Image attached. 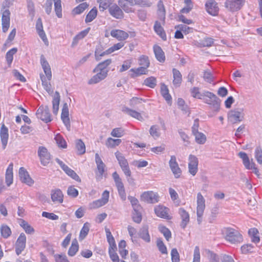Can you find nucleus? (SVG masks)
<instances>
[{"instance_id":"1","label":"nucleus","mask_w":262,"mask_h":262,"mask_svg":"<svg viewBox=\"0 0 262 262\" xmlns=\"http://www.w3.org/2000/svg\"><path fill=\"white\" fill-rule=\"evenodd\" d=\"M40 62L45 73V75L42 73L40 74L42 85L48 94H52L53 92V89L49 82L52 77L50 66L42 55L40 56Z\"/></svg>"},{"instance_id":"2","label":"nucleus","mask_w":262,"mask_h":262,"mask_svg":"<svg viewBox=\"0 0 262 262\" xmlns=\"http://www.w3.org/2000/svg\"><path fill=\"white\" fill-rule=\"evenodd\" d=\"M112 60L106 59L98 64L94 70V72L97 73L94 75L88 81L89 84H96L103 80L107 75V67L111 64Z\"/></svg>"},{"instance_id":"3","label":"nucleus","mask_w":262,"mask_h":262,"mask_svg":"<svg viewBox=\"0 0 262 262\" xmlns=\"http://www.w3.org/2000/svg\"><path fill=\"white\" fill-rule=\"evenodd\" d=\"M223 232L225 239L232 244H237L243 242L242 235L235 229L225 228L223 230Z\"/></svg>"},{"instance_id":"4","label":"nucleus","mask_w":262,"mask_h":262,"mask_svg":"<svg viewBox=\"0 0 262 262\" xmlns=\"http://www.w3.org/2000/svg\"><path fill=\"white\" fill-rule=\"evenodd\" d=\"M12 5V1L4 0L2 3V7L4 10L2 12V30L4 32H6L10 27V12L8 9Z\"/></svg>"},{"instance_id":"5","label":"nucleus","mask_w":262,"mask_h":262,"mask_svg":"<svg viewBox=\"0 0 262 262\" xmlns=\"http://www.w3.org/2000/svg\"><path fill=\"white\" fill-rule=\"evenodd\" d=\"M115 155L125 176L126 178L130 177L131 176L132 172L127 159H126L122 153L118 151H116L115 153Z\"/></svg>"},{"instance_id":"6","label":"nucleus","mask_w":262,"mask_h":262,"mask_svg":"<svg viewBox=\"0 0 262 262\" xmlns=\"http://www.w3.org/2000/svg\"><path fill=\"white\" fill-rule=\"evenodd\" d=\"M238 156L242 159L243 163L247 169L253 170V172L259 177V172L257 168L255 166V164L253 162L252 160L250 161L247 154L244 152H239Z\"/></svg>"},{"instance_id":"7","label":"nucleus","mask_w":262,"mask_h":262,"mask_svg":"<svg viewBox=\"0 0 262 262\" xmlns=\"http://www.w3.org/2000/svg\"><path fill=\"white\" fill-rule=\"evenodd\" d=\"M112 176L115 183L116 186L117 187L118 194L120 197V199L123 201L126 200V192L121 179L116 171L113 173Z\"/></svg>"},{"instance_id":"8","label":"nucleus","mask_w":262,"mask_h":262,"mask_svg":"<svg viewBox=\"0 0 262 262\" xmlns=\"http://www.w3.org/2000/svg\"><path fill=\"white\" fill-rule=\"evenodd\" d=\"M204 102L208 104L212 105L215 108H218L220 102L216 96L209 91H204Z\"/></svg>"},{"instance_id":"9","label":"nucleus","mask_w":262,"mask_h":262,"mask_svg":"<svg viewBox=\"0 0 262 262\" xmlns=\"http://www.w3.org/2000/svg\"><path fill=\"white\" fill-rule=\"evenodd\" d=\"M205 200L200 192L197 194V221L199 224L202 222V216L205 208Z\"/></svg>"},{"instance_id":"10","label":"nucleus","mask_w":262,"mask_h":262,"mask_svg":"<svg viewBox=\"0 0 262 262\" xmlns=\"http://www.w3.org/2000/svg\"><path fill=\"white\" fill-rule=\"evenodd\" d=\"M36 115L37 118L40 119L46 123L52 121L51 114L48 106L41 105L36 111Z\"/></svg>"},{"instance_id":"11","label":"nucleus","mask_w":262,"mask_h":262,"mask_svg":"<svg viewBox=\"0 0 262 262\" xmlns=\"http://www.w3.org/2000/svg\"><path fill=\"white\" fill-rule=\"evenodd\" d=\"M37 154L41 164L43 166H47L50 163L51 160V155L47 148L45 146H39Z\"/></svg>"},{"instance_id":"12","label":"nucleus","mask_w":262,"mask_h":262,"mask_svg":"<svg viewBox=\"0 0 262 262\" xmlns=\"http://www.w3.org/2000/svg\"><path fill=\"white\" fill-rule=\"evenodd\" d=\"M159 195L152 191H147L143 192L140 196V200L147 203L155 204L159 201Z\"/></svg>"},{"instance_id":"13","label":"nucleus","mask_w":262,"mask_h":262,"mask_svg":"<svg viewBox=\"0 0 262 262\" xmlns=\"http://www.w3.org/2000/svg\"><path fill=\"white\" fill-rule=\"evenodd\" d=\"M244 3L245 0H227L225 6L229 11L235 12L240 10Z\"/></svg>"},{"instance_id":"14","label":"nucleus","mask_w":262,"mask_h":262,"mask_svg":"<svg viewBox=\"0 0 262 262\" xmlns=\"http://www.w3.org/2000/svg\"><path fill=\"white\" fill-rule=\"evenodd\" d=\"M199 160L194 155H190L188 157V171L193 176H194L198 171Z\"/></svg>"},{"instance_id":"15","label":"nucleus","mask_w":262,"mask_h":262,"mask_svg":"<svg viewBox=\"0 0 262 262\" xmlns=\"http://www.w3.org/2000/svg\"><path fill=\"white\" fill-rule=\"evenodd\" d=\"M56 162L60 165L61 169L65 172V173L71 177L72 179L76 181H80L79 177L77 173L72 169L69 168L67 165H66L62 161L58 158L55 159Z\"/></svg>"},{"instance_id":"16","label":"nucleus","mask_w":262,"mask_h":262,"mask_svg":"<svg viewBox=\"0 0 262 262\" xmlns=\"http://www.w3.org/2000/svg\"><path fill=\"white\" fill-rule=\"evenodd\" d=\"M170 168L176 178H179L182 174V170L177 161L174 156H171L169 161Z\"/></svg>"},{"instance_id":"17","label":"nucleus","mask_w":262,"mask_h":262,"mask_svg":"<svg viewBox=\"0 0 262 262\" xmlns=\"http://www.w3.org/2000/svg\"><path fill=\"white\" fill-rule=\"evenodd\" d=\"M61 119L68 130H70L71 124L69 118V111L67 103H64L62 108Z\"/></svg>"},{"instance_id":"18","label":"nucleus","mask_w":262,"mask_h":262,"mask_svg":"<svg viewBox=\"0 0 262 262\" xmlns=\"http://www.w3.org/2000/svg\"><path fill=\"white\" fill-rule=\"evenodd\" d=\"M26 244V236L21 233L18 237L15 245V251L17 255H19L25 249Z\"/></svg>"},{"instance_id":"19","label":"nucleus","mask_w":262,"mask_h":262,"mask_svg":"<svg viewBox=\"0 0 262 262\" xmlns=\"http://www.w3.org/2000/svg\"><path fill=\"white\" fill-rule=\"evenodd\" d=\"M243 118V113L237 110H231L228 113V119L233 123L239 122Z\"/></svg>"},{"instance_id":"20","label":"nucleus","mask_w":262,"mask_h":262,"mask_svg":"<svg viewBox=\"0 0 262 262\" xmlns=\"http://www.w3.org/2000/svg\"><path fill=\"white\" fill-rule=\"evenodd\" d=\"M156 214L161 218L170 220L171 217L169 215V209L162 205H158L155 207Z\"/></svg>"},{"instance_id":"21","label":"nucleus","mask_w":262,"mask_h":262,"mask_svg":"<svg viewBox=\"0 0 262 262\" xmlns=\"http://www.w3.org/2000/svg\"><path fill=\"white\" fill-rule=\"evenodd\" d=\"M205 7L207 12L210 14L215 16L218 14L219 8L217 3L214 0H207Z\"/></svg>"},{"instance_id":"22","label":"nucleus","mask_w":262,"mask_h":262,"mask_svg":"<svg viewBox=\"0 0 262 262\" xmlns=\"http://www.w3.org/2000/svg\"><path fill=\"white\" fill-rule=\"evenodd\" d=\"M19 177L22 182L29 186H32L34 184V181L31 179L28 172L24 167L19 168Z\"/></svg>"},{"instance_id":"23","label":"nucleus","mask_w":262,"mask_h":262,"mask_svg":"<svg viewBox=\"0 0 262 262\" xmlns=\"http://www.w3.org/2000/svg\"><path fill=\"white\" fill-rule=\"evenodd\" d=\"M108 11L113 17L117 19H121L124 16V13L121 7L116 4L110 6L108 8Z\"/></svg>"},{"instance_id":"24","label":"nucleus","mask_w":262,"mask_h":262,"mask_svg":"<svg viewBox=\"0 0 262 262\" xmlns=\"http://www.w3.org/2000/svg\"><path fill=\"white\" fill-rule=\"evenodd\" d=\"M0 138L3 149H5L9 139L8 128L4 124L1 126L0 129Z\"/></svg>"},{"instance_id":"25","label":"nucleus","mask_w":262,"mask_h":262,"mask_svg":"<svg viewBox=\"0 0 262 262\" xmlns=\"http://www.w3.org/2000/svg\"><path fill=\"white\" fill-rule=\"evenodd\" d=\"M148 73L147 69L146 67H139L137 68H132L129 71V76L130 78H135L142 75H146Z\"/></svg>"},{"instance_id":"26","label":"nucleus","mask_w":262,"mask_h":262,"mask_svg":"<svg viewBox=\"0 0 262 262\" xmlns=\"http://www.w3.org/2000/svg\"><path fill=\"white\" fill-rule=\"evenodd\" d=\"M157 7L158 18L162 21V25H164L165 24L166 11L162 1L160 0L158 2Z\"/></svg>"},{"instance_id":"27","label":"nucleus","mask_w":262,"mask_h":262,"mask_svg":"<svg viewBox=\"0 0 262 262\" xmlns=\"http://www.w3.org/2000/svg\"><path fill=\"white\" fill-rule=\"evenodd\" d=\"M95 162L97 165V168L98 171V175H97V178H102V177L104 172V168L105 165L104 163L103 162L101 158L100 157L99 154L96 153L95 156Z\"/></svg>"},{"instance_id":"28","label":"nucleus","mask_w":262,"mask_h":262,"mask_svg":"<svg viewBox=\"0 0 262 262\" xmlns=\"http://www.w3.org/2000/svg\"><path fill=\"white\" fill-rule=\"evenodd\" d=\"M162 23L158 20L155 22L154 29L158 35H159L163 40H166L167 36L166 33L162 26Z\"/></svg>"},{"instance_id":"29","label":"nucleus","mask_w":262,"mask_h":262,"mask_svg":"<svg viewBox=\"0 0 262 262\" xmlns=\"http://www.w3.org/2000/svg\"><path fill=\"white\" fill-rule=\"evenodd\" d=\"M111 35L119 40H123L128 37V34L121 30L114 29L111 31Z\"/></svg>"},{"instance_id":"30","label":"nucleus","mask_w":262,"mask_h":262,"mask_svg":"<svg viewBox=\"0 0 262 262\" xmlns=\"http://www.w3.org/2000/svg\"><path fill=\"white\" fill-rule=\"evenodd\" d=\"M179 214L182 219L181 226L184 229L189 222V214L184 208H180L179 209Z\"/></svg>"},{"instance_id":"31","label":"nucleus","mask_w":262,"mask_h":262,"mask_svg":"<svg viewBox=\"0 0 262 262\" xmlns=\"http://www.w3.org/2000/svg\"><path fill=\"white\" fill-rule=\"evenodd\" d=\"M107 241L109 244L108 251H116L117 246L115 243V239L112 235L111 232L108 229H105Z\"/></svg>"},{"instance_id":"32","label":"nucleus","mask_w":262,"mask_h":262,"mask_svg":"<svg viewBox=\"0 0 262 262\" xmlns=\"http://www.w3.org/2000/svg\"><path fill=\"white\" fill-rule=\"evenodd\" d=\"M36 29L40 37L42 39V40L44 42H45L47 40V38L45 32L43 30L42 20L40 18H38L36 21Z\"/></svg>"},{"instance_id":"33","label":"nucleus","mask_w":262,"mask_h":262,"mask_svg":"<svg viewBox=\"0 0 262 262\" xmlns=\"http://www.w3.org/2000/svg\"><path fill=\"white\" fill-rule=\"evenodd\" d=\"M118 5L122 8L126 13H134L135 10L133 8V6L130 5L128 2L126 0H119L118 2Z\"/></svg>"},{"instance_id":"34","label":"nucleus","mask_w":262,"mask_h":262,"mask_svg":"<svg viewBox=\"0 0 262 262\" xmlns=\"http://www.w3.org/2000/svg\"><path fill=\"white\" fill-rule=\"evenodd\" d=\"M139 236L146 243L150 242V236L147 226H143L140 229L139 232Z\"/></svg>"},{"instance_id":"35","label":"nucleus","mask_w":262,"mask_h":262,"mask_svg":"<svg viewBox=\"0 0 262 262\" xmlns=\"http://www.w3.org/2000/svg\"><path fill=\"white\" fill-rule=\"evenodd\" d=\"M5 181L8 186L12 184L13 181V164L9 165L6 172Z\"/></svg>"},{"instance_id":"36","label":"nucleus","mask_w":262,"mask_h":262,"mask_svg":"<svg viewBox=\"0 0 262 262\" xmlns=\"http://www.w3.org/2000/svg\"><path fill=\"white\" fill-rule=\"evenodd\" d=\"M63 195L60 189L53 190L51 192V199L55 203H61L63 202Z\"/></svg>"},{"instance_id":"37","label":"nucleus","mask_w":262,"mask_h":262,"mask_svg":"<svg viewBox=\"0 0 262 262\" xmlns=\"http://www.w3.org/2000/svg\"><path fill=\"white\" fill-rule=\"evenodd\" d=\"M122 111L125 114L140 121H142L144 120L143 117L142 116L141 114L136 111L125 107L122 109Z\"/></svg>"},{"instance_id":"38","label":"nucleus","mask_w":262,"mask_h":262,"mask_svg":"<svg viewBox=\"0 0 262 262\" xmlns=\"http://www.w3.org/2000/svg\"><path fill=\"white\" fill-rule=\"evenodd\" d=\"M161 94L167 103L171 105L172 98L169 93L167 86L164 83L162 84L161 86Z\"/></svg>"},{"instance_id":"39","label":"nucleus","mask_w":262,"mask_h":262,"mask_svg":"<svg viewBox=\"0 0 262 262\" xmlns=\"http://www.w3.org/2000/svg\"><path fill=\"white\" fill-rule=\"evenodd\" d=\"M173 74V84L176 87H179L182 81V76L180 71L176 69L172 70Z\"/></svg>"},{"instance_id":"40","label":"nucleus","mask_w":262,"mask_h":262,"mask_svg":"<svg viewBox=\"0 0 262 262\" xmlns=\"http://www.w3.org/2000/svg\"><path fill=\"white\" fill-rule=\"evenodd\" d=\"M157 84V78L154 76H150L145 78L143 82V85L150 89H154Z\"/></svg>"},{"instance_id":"41","label":"nucleus","mask_w":262,"mask_h":262,"mask_svg":"<svg viewBox=\"0 0 262 262\" xmlns=\"http://www.w3.org/2000/svg\"><path fill=\"white\" fill-rule=\"evenodd\" d=\"M60 102V95L58 92H55L52 101L53 113L55 115L58 113L59 110V104Z\"/></svg>"},{"instance_id":"42","label":"nucleus","mask_w":262,"mask_h":262,"mask_svg":"<svg viewBox=\"0 0 262 262\" xmlns=\"http://www.w3.org/2000/svg\"><path fill=\"white\" fill-rule=\"evenodd\" d=\"M149 133L154 139H157L161 136L160 128L158 125H151L149 130Z\"/></svg>"},{"instance_id":"43","label":"nucleus","mask_w":262,"mask_h":262,"mask_svg":"<svg viewBox=\"0 0 262 262\" xmlns=\"http://www.w3.org/2000/svg\"><path fill=\"white\" fill-rule=\"evenodd\" d=\"M248 233L253 243L257 244L259 243L260 239L258 236V231L256 228H251L249 230Z\"/></svg>"},{"instance_id":"44","label":"nucleus","mask_w":262,"mask_h":262,"mask_svg":"<svg viewBox=\"0 0 262 262\" xmlns=\"http://www.w3.org/2000/svg\"><path fill=\"white\" fill-rule=\"evenodd\" d=\"M191 96L199 99H204V91L201 92L198 87H193L190 90Z\"/></svg>"},{"instance_id":"45","label":"nucleus","mask_w":262,"mask_h":262,"mask_svg":"<svg viewBox=\"0 0 262 262\" xmlns=\"http://www.w3.org/2000/svg\"><path fill=\"white\" fill-rule=\"evenodd\" d=\"M20 226L24 229L26 233L29 234H33L34 229L27 222L24 220H20L19 222Z\"/></svg>"},{"instance_id":"46","label":"nucleus","mask_w":262,"mask_h":262,"mask_svg":"<svg viewBox=\"0 0 262 262\" xmlns=\"http://www.w3.org/2000/svg\"><path fill=\"white\" fill-rule=\"evenodd\" d=\"M159 231L163 234L165 239L169 241L171 238V233L168 228L166 227L165 226L160 225L158 227Z\"/></svg>"},{"instance_id":"47","label":"nucleus","mask_w":262,"mask_h":262,"mask_svg":"<svg viewBox=\"0 0 262 262\" xmlns=\"http://www.w3.org/2000/svg\"><path fill=\"white\" fill-rule=\"evenodd\" d=\"M90 224L88 222L84 224L79 234V239L80 241H82L87 236L90 230Z\"/></svg>"},{"instance_id":"48","label":"nucleus","mask_w":262,"mask_h":262,"mask_svg":"<svg viewBox=\"0 0 262 262\" xmlns=\"http://www.w3.org/2000/svg\"><path fill=\"white\" fill-rule=\"evenodd\" d=\"M58 146L62 148H66L67 147V142L63 137L59 134L55 135L54 138Z\"/></svg>"},{"instance_id":"49","label":"nucleus","mask_w":262,"mask_h":262,"mask_svg":"<svg viewBox=\"0 0 262 262\" xmlns=\"http://www.w3.org/2000/svg\"><path fill=\"white\" fill-rule=\"evenodd\" d=\"M195 137V141L199 144H204L207 140L206 136L201 132H197L193 134Z\"/></svg>"},{"instance_id":"50","label":"nucleus","mask_w":262,"mask_h":262,"mask_svg":"<svg viewBox=\"0 0 262 262\" xmlns=\"http://www.w3.org/2000/svg\"><path fill=\"white\" fill-rule=\"evenodd\" d=\"M54 2V11L56 16L58 18H61L62 14V7L61 0H53Z\"/></svg>"},{"instance_id":"51","label":"nucleus","mask_w":262,"mask_h":262,"mask_svg":"<svg viewBox=\"0 0 262 262\" xmlns=\"http://www.w3.org/2000/svg\"><path fill=\"white\" fill-rule=\"evenodd\" d=\"M121 143V140L119 139H113L111 137L107 138L106 141V146L108 148H114L118 146Z\"/></svg>"},{"instance_id":"52","label":"nucleus","mask_w":262,"mask_h":262,"mask_svg":"<svg viewBox=\"0 0 262 262\" xmlns=\"http://www.w3.org/2000/svg\"><path fill=\"white\" fill-rule=\"evenodd\" d=\"M128 199L130 201L134 211H137L141 209V206L137 199L134 196H128Z\"/></svg>"},{"instance_id":"53","label":"nucleus","mask_w":262,"mask_h":262,"mask_svg":"<svg viewBox=\"0 0 262 262\" xmlns=\"http://www.w3.org/2000/svg\"><path fill=\"white\" fill-rule=\"evenodd\" d=\"M76 148L79 155H83L85 152V146L81 139H78L75 142Z\"/></svg>"},{"instance_id":"54","label":"nucleus","mask_w":262,"mask_h":262,"mask_svg":"<svg viewBox=\"0 0 262 262\" xmlns=\"http://www.w3.org/2000/svg\"><path fill=\"white\" fill-rule=\"evenodd\" d=\"M79 249V245L77 241L75 239L72 242V245L68 251V255L70 256H74Z\"/></svg>"},{"instance_id":"55","label":"nucleus","mask_w":262,"mask_h":262,"mask_svg":"<svg viewBox=\"0 0 262 262\" xmlns=\"http://www.w3.org/2000/svg\"><path fill=\"white\" fill-rule=\"evenodd\" d=\"M90 30V28H88L86 29L79 32L73 39V44H76L78 41L82 38H83L89 33Z\"/></svg>"},{"instance_id":"56","label":"nucleus","mask_w":262,"mask_h":262,"mask_svg":"<svg viewBox=\"0 0 262 262\" xmlns=\"http://www.w3.org/2000/svg\"><path fill=\"white\" fill-rule=\"evenodd\" d=\"M125 134V130L122 127H117L114 128L111 133L112 136L116 138H121Z\"/></svg>"},{"instance_id":"57","label":"nucleus","mask_w":262,"mask_h":262,"mask_svg":"<svg viewBox=\"0 0 262 262\" xmlns=\"http://www.w3.org/2000/svg\"><path fill=\"white\" fill-rule=\"evenodd\" d=\"M1 233L4 238H7L11 235V230L7 225H3L1 227Z\"/></svg>"},{"instance_id":"58","label":"nucleus","mask_w":262,"mask_h":262,"mask_svg":"<svg viewBox=\"0 0 262 262\" xmlns=\"http://www.w3.org/2000/svg\"><path fill=\"white\" fill-rule=\"evenodd\" d=\"M97 14V10L96 8H93L86 16L85 23H88L93 21L96 18Z\"/></svg>"},{"instance_id":"59","label":"nucleus","mask_w":262,"mask_h":262,"mask_svg":"<svg viewBox=\"0 0 262 262\" xmlns=\"http://www.w3.org/2000/svg\"><path fill=\"white\" fill-rule=\"evenodd\" d=\"M114 50H95V56L96 60L98 61L101 59L102 57L106 55L112 53Z\"/></svg>"},{"instance_id":"60","label":"nucleus","mask_w":262,"mask_h":262,"mask_svg":"<svg viewBox=\"0 0 262 262\" xmlns=\"http://www.w3.org/2000/svg\"><path fill=\"white\" fill-rule=\"evenodd\" d=\"M138 63L142 67H146V69L149 67L150 62L147 56L142 55L140 57L138 60Z\"/></svg>"},{"instance_id":"61","label":"nucleus","mask_w":262,"mask_h":262,"mask_svg":"<svg viewBox=\"0 0 262 262\" xmlns=\"http://www.w3.org/2000/svg\"><path fill=\"white\" fill-rule=\"evenodd\" d=\"M133 59L130 58L124 60L123 62L122 65L119 69V72H123L128 70L130 67L133 63Z\"/></svg>"},{"instance_id":"62","label":"nucleus","mask_w":262,"mask_h":262,"mask_svg":"<svg viewBox=\"0 0 262 262\" xmlns=\"http://www.w3.org/2000/svg\"><path fill=\"white\" fill-rule=\"evenodd\" d=\"M254 249V246L250 244L244 245L241 248L242 253L244 254L253 252Z\"/></svg>"},{"instance_id":"63","label":"nucleus","mask_w":262,"mask_h":262,"mask_svg":"<svg viewBox=\"0 0 262 262\" xmlns=\"http://www.w3.org/2000/svg\"><path fill=\"white\" fill-rule=\"evenodd\" d=\"M89 5L86 3H83L79 5L73 10V12L75 14H79L82 13L88 7Z\"/></svg>"},{"instance_id":"64","label":"nucleus","mask_w":262,"mask_h":262,"mask_svg":"<svg viewBox=\"0 0 262 262\" xmlns=\"http://www.w3.org/2000/svg\"><path fill=\"white\" fill-rule=\"evenodd\" d=\"M208 257L210 262H221V256H219L213 252L209 251Z\"/></svg>"}]
</instances>
